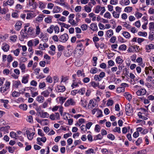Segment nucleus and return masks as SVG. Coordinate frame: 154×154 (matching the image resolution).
Masks as SVG:
<instances>
[{
    "label": "nucleus",
    "instance_id": "1",
    "mask_svg": "<svg viewBox=\"0 0 154 154\" xmlns=\"http://www.w3.org/2000/svg\"><path fill=\"white\" fill-rule=\"evenodd\" d=\"M125 109L127 115L130 116L132 115L133 110L130 104L128 103L126 105Z\"/></svg>",
    "mask_w": 154,
    "mask_h": 154
},
{
    "label": "nucleus",
    "instance_id": "2",
    "mask_svg": "<svg viewBox=\"0 0 154 154\" xmlns=\"http://www.w3.org/2000/svg\"><path fill=\"white\" fill-rule=\"evenodd\" d=\"M67 50H66L64 53V55L66 57L70 56L73 52V48L70 45H68L67 47Z\"/></svg>",
    "mask_w": 154,
    "mask_h": 154
},
{
    "label": "nucleus",
    "instance_id": "3",
    "mask_svg": "<svg viewBox=\"0 0 154 154\" xmlns=\"http://www.w3.org/2000/svg\"><path fill=\"white\" fill-rule=\"evenodd\" d=\"M68 35L66 33H64L60 36L59 37V41L62 42H65L68 40Z\"/></svg>",
    "mask_w": 154,
    "mask_h": 154
},
{
    "label": "nucleus",
    "instance_id": "4",
    "mask_svg": "<svg viewBox=\"0 0 154 154\" xmlns=\"http://www.w3.org/2000/svg\"><path fill=\"white\" fill-rule=\"evenodd\" d=\"M37 5V4L35 2V0H29V6L31 8L35 9Z\"/></svg>",
    "mask_w": 154,
    "mask_h": 154
},
{
    "label": "nucleus",
    "instance_id": "5",
    "mask_svg": "<svg viewBox=\"0 0 154 154\" xmlns=\"http://www.w3.org/2000/svg\"><path fill=\"white\" fill-rule=\"evenodd\" d=\"M49 118L53 120H59L60 119L59 114L58 112L51 114Z\"/></svg>",
    "mask_w": 154,
    "mask_h": 154
},
{
    "label": "nucleus",
    "instance_id": "6",
    "mask_svg": "<svg viewBox=\"0 0 154 154\" xmlns=\"http://www.w3.org/2000/svg\"><path fill=\"white\" fill-rule=\"evenodd\" d=\"M83 45L82 43H79L77 45L76 48H75L74 52L73 54H75L79 52L80 51H81L82 50V48L83 47Z\"/></svg>",
    "mask_w": 154,
    "mask_h": 154
},
{
    "label": "nucleus",
    "instance_id": "7",
    "mask_svg": "<svg viewBox=\"0 0 154 154\" xmlns=\"http://www.w3.org/2000/svg\"><path fill=\"white\" fill-rule=\"evenodd\" d=\"M146 91L144 88H141L137 90L136 92V94L137 96H142L145 95Z\"/></svg>",
    "mask_w": 154,
    "mask_h": 154
},
{
    "label": "nucleus",
    "instance_id": "8",
    "mask_svg": "<svg viewBox=\"0 0 154 154\" xmlns=\"http://www.w3.org/2000/svg\"><path fill=\"white\" fill-rule=\"evenodd\" d=\"M75 103L74 100L72 98L68 100L64 104L65 106H68L70 105H74Z\"/></svg>",
    "mask_w": 154,
    "mask_h": 154
},
{
    "label": "nucleus",
    "instance_id": "9",
    "mask_svg": "<svg viewBox=\"0 0 154 154\" xmlns=\"http://www.w3.org/2000/svg\"><path fill=\"white\" fill-rule=\"evenodd\" d=\"M139 47L137 45L131 46L129 47L127 51L128 52H134L137 51Z\"/></svg>",
    "mask_w": 154,
    "mask_h": 154
},
{
    "label": "nucleus",
    "instance_id": "10",
    "mask_svg": "<svg viewBox=\"0 0 154 154\" xmlns=\"http://www.w3.org/2000/svg\"><path fill=\"white\" fill-rule=\"evenodd\" d=\"M145 48L146 52L149 53L151 51V50L154 49V44L151 43L146 45L145 46Z\"/></svg>",
    "mask_w": 154,
    "mask_h": 154
},
{
    "label": "nucleus",
    "instance_id": "11",
    "mask_svg": "<svg viewBox=\"0 0 154 154\" xmlns=\"http://www.w3.org/2000/svg\"><path fill=\"white\" fill-rule=\"evenodd\" d=\"M97 105L96 101L93 100H91L89 102L88 105L89 108L93 109L94 107H96Z\"/></svg>",
    "mask_w": 154,
    "mask_h": 154
},
{
    "label": "nucleus",
    "instance_id": "12",
    "mask_svg": "<svg viewBox=\"0 0 154 154\" xmlns=\"http://www.w3.org/2000/svg\"><path fill=\"white\" fill-rule=\"evenodd\" d=\"M82 83L80 80H78L76 81L74 80L73 82L71 85V87L72 88H75L79 86V85H81Z\"/></svg>",
    "mask_w": 154,
    "mask_h": 154
},
{
    "label": "nucleus",
    "instance_id": "13",
    "mask_svg": "<svg viewBox=\"0 0 154 154\" xmlns=\"http://www.w3.org/2000/svg\"><path fill=\"white\" fill-rule=\"evenodd\" d=\"M26 133L27 135L28 138L31 140L33 138V136L35 134L34 132L30 133L29 130H26Z\"/></svg>",
    "mask_w": 154,
    "mask_h": 154
},
{
    "label": "nucleus",
    "instance_id": "14",
    "mask_svg": "<svg viewBox=\"0 0 154 154\" xmlns=\"http://www.w3.org/2000/svg\"><path fill=\"white\" fill-rule=\"evenodd\" d=\"M9 89L3 86L0 88V91L4 95L7 94L8 92Z\"/></svg>",
    "mask_w": 154,
    "mask_h": 154
},
{
    "label": "nucleus",
    "instance_id": "15",
    "mask_svg": "<svg viewBox=\"0 0 154 154\" xmlns=\"http://www.w3.org/2000/svg\"><path fill=\"white\" fill-rule=\"evenodd\" d=\"M66 90V88L64 86L58 85L56 88V91L58 92H63Z\"/></svg>",
    "mask_w": 154,
    "mask_h": 154
},
{
    "label": "nucleus",
    "instance_id": "16",
    "mask_svg": "<svg viewBox=\"0 0 154 154\" xmlns=\"http://www.w3.org/2000/svg\"><path fill=\"white\" fill-rule=\"evenodd\" d=\"M39 114L40 117L43 118H48L49 115V114L47 112H44L43 110L41 112L39 111Z\"/></svg>",
    "mask_w": 154,
    "mask_h": 154
},
{
    "label": "nucleus",
    "instance_id": "17",
    "mask_svg": "<svg viewBox=\"0 0 154 154\" xmlns=\"http://www.w3.org/2000/svg\"><path fill=\"white\" fill-rule=\"evenodd\" d=\"M22 23L20 21H17L15 25V28L17 31H19L21 28Z\"/></svg>",
    "mask_w": 154,
    "mask_h": 154
},
{
    "label": "nucleus",
    "instance_id": "18",
    "mask_svg": "<svg viewBox=\"0 0 154 154\" xmlns=\"http://www.w3.org/2000/svg\"><path fill=\"white\" fill-rule=\"evenodd\" d=\"M29 78V75L27 74L23 76L21 80L22 82L24 84H26L28 82Z\"/></svg>",
    "mask_w": 154,
    "mask_h": 154
},
{
    "label": "nucleus",
    "instance_id": "19",
    "mask_svg": "<svg viewBox=\"0 0 154 154\" xmlns=\"http://www.w3.org/2000/svg\"><path fill=\"white\" fill-rule=\"evenodd\" d=\"M2 49L4 51L7 52L9 50V46L6 43H4L2 44Z\"/></svg>",
    "mask_w": 154,
    "mask_h": 154
},
{
    "label": "nucleus",
    "instance_id": "20",
    "mask_svg": "<svg viewBox=\"0 0 154 154\" xmlns=\"http://www.w3.org/2000/svg\"><path fill=\"white\" fill-rule=\"evenodd\" d=\"M36 16L35 13H28L27 14L26 19L28 20H30L35 17Z\"/></svg>",
    "mask_w": 154,
    "mask_h": 154
},
{
    "label": "nucleus",
    "instance_id": "21",
    "mask_svg": "<svg viewBox=\"0 0 154 154\" xmlns=\"http://www.w3.org/2000/svg\"><path fill=\"white\" fill-rule=\"evenodd\" d=\"M80 104L83 107L86 108V107L87 102L86 100H85L83 98H81L80 101Z\"/></svg>",
    "mask_w": 154,
    "mask_h": 154
},
{
    "label": "nucleus",
    "instance_id": "22",
    "mask_svg": "<svg viewBox=\"0 0 154 154\" xmlns=\"http://www.w3.org/2000/svg\"><path fill=\"white\" fill-rule=\"evenodd\" d=\"M53 17L51 16H49L48 17H46L45 19V22L48 23H50L52 22Z\"/></svg>",
    "mask_w": 154,
    "mask_h": 154
},
{
    "label": "nucleus",
    "instance_id": "23",
    "mask_svg": "<svg viewBox=\"0 0 154 154\" xmlns=\"http://www.w3.org/2000/svg\"><path fill=\"white\" fill-rule=\"evenodd\" d=\"M77 75L79 77L83 78L85 76V73L82 71L79 70L77 71Z\"/></svg>",
    "mask_w": 154,
    "mask_h": 154
},
{
    "label": "nucleus",
    "instance_id": "24",
    "mask_svg": "<svg viewBox=\"0 0 154 154\" xmlns=\"http://www.w3.org/2000/svg\"><path fill=\"white\" fill-rule=\"evenodd\" d=\"M124 96L126 97L128 101H130L132 99V95L131 94L128 93L127 92L125 93Z\"/></svg>",
    "mask_w": 154,
    "mask_h": 154
},
{
    "label": "nucleus",
    "instance_id": "25",
    "mask_svg": "<svg viewBox=\"0 0 154 154\" xmlns=\"http://www.w3.org/2000/svg\"><path fill=\"white\" fill-rule=\"evenodd\" d=\"M116 61L117 63L120 64L122 63L123 60L120 56H118L116 59Z\"/></svg>",
    "mask_w": 154,
    "mask_h": 154
},
{
    "label": "nucleus",
    "instance_id": "26",
    "mask_svg": "<svg viewBox=\"0 0 154 154\" xmlns=\"http://www.w3.org/2000/svg\"><path fill=\"white\" fill-rule=\"evenodd\" d=\"M130 1L129 0H121L120 4L122 5H127L129 4Z\"/></svg>",
    "mask_w": 154,
    "mask_h": 154
},
{
    "label": "nucleus",
    "instance_id": "27",
    "mask_svg": "<svg viewBox=\"0 0 154 154\" xmlns=\"http://www.w3.org/2000/svg\"><path fill=\"white\" fill-rule=\"evenodd\" d=\"M61 8L57 6L54 7L53 9V12L54 13H57L61 11Z\"/></svg>",
    "mask_w": 154,
    "mask_h": 154
},
{
    "label": "nucleus",
    "instance_id": "28",
    "mask_svg": "<svg viewBox=\"0 0 154 154\" xmlns=\"http://www.w3.org/2000/svg\"><path fill=\"white\" fill-rule=\"evenodd\" d=\"M68 22L71 25L73 26H76L77 22L75 21L73 19H69L68 21Z\"/></svg>",
    "mask_w": 154,
    "mask_h": 154
},
{
    "label": "nucleus",
    "instance_id": "29",
    "mask_svg": "<svg viewBox=\"0 0 154 154\" xmlns=\"http://www.w3.org/2000/svg\"><path fill=\"white\" fill-rule=\"evenodd\" d=\"M90 28L93 31H95L97 29V25L94 23H92L90 25Z\"/></svg>",
    "mask_w": 154,
    "mask_h": 154
},
{
    "label": "nucleus",
    "instance_id": "30",
    "mask_svg": "<svg viewBox=\"0 0 154 154\" xmlns=\"http://www.w3.org/2000/svg\"><path fill=\"white\" fill-rule=\"evenodd\" d=\"M13 85L15 87L18 88L19 86L21 85V84L20 81L17 80L14 81Z\"/></svg>",
    "mask_w": 154,
    "mask_h": 154
},
{
    "label": "nucleus",
    "instance_id": "31",
    "mask_svg": "<svg viewBox=\"0 0 154 154\" xmlns=\"http://www.w3.org/2000/svg\"><path fill=\"white\" fill-rule=\"evenodd\" d=\"M103 7H101L100 5L97 6L95 8L94 12L96 13H98L102 9Z\"/></svg>",
    "mask_w": 154,
    "mask_h": 154
},
{
    "label": "nucleus",
    "instance_id": "32",
    "mask_svg": "<svg viewBox=\"0 0 154 154\" xmlns=\"http://www.w3.org/2000/svg\"><path fill=\"white\" fill-rule=\"evenodd\" d=\"M11 84V83L10 81L6 80L5 82L4 86L9 89L10 87Z\"/></svg>",
    "mask_w": 154,
    "mask_h": 154
},
{
    "label": "nucleus",
    "instance_id": "33",
    "mask_svg": "<svg viewBox=\"0 0 154 154\" xmlns=\"http://www.w3.org/2000/svg\"><path fill=\"white\" fill-rule=\"evenodd\" d=\"M41 95L45 97H48L50 94V92L48 90H46L44 91L41 93Z\"/></svg>",
    "mask_w": 154,
    "mask_h": 154
},
{
    "label": "nucleus",
    "instance_id": "34",
    "mask_svg": "<svg viewBox=\"0 0 154 154\" xmlns=\"http://www.w3.org/2000/svg\"><path fill=\"white\" fill-rule=\"evenodd\" d=\"M148 38L151 41H152L154 39V32L153 31H150Z\"/></svg>",
    "mask_w": 154,
    "mask_h": 154
},
{
    "label": "nucleus",
    "instance_id": "35",
    "mask_svg": "<svg viewBox=\"0 0 154 154\" xmlns=\"http://www.w3.org/2000/svg\"><path fill=\"white\" fill-rule=\"evenodd\" d=\"M149 29L150 31H154V23L153 22H150L149 24Z\"/></svg>",
    "mask_w": 154,
    "mask_h": 154
},
{
    "label": "nucleus",
    "instance_id": "36",
    "mask_svg": "<svg viewBox=\"0 0 154 154\" xmlns=\"http://www.w3.org/2000/svg\"><path fill=\"white\" fill-rule=\"evenodd\" d=\"M123 36L126 38H129L131 37L130 34L127 31H124L122 33Z\"/></svg>",
    "mask_w": 154,
    "mask_h": 154
},
{
    "label": "nucleus",
    "instance_id": "37",
    "mask_svg": "<svg viewBox=\"0 0 154 154\" xmlns=\"http://www.w3.org/2000/svg\"><path fill=\"white\" fill-rule=\"evenodd\" d=\"M20 68L22 72H24L26 68L25 65L23 63H20L19 64Z\"/></svg>",
    "mask_w": 154,
    "mask_h": 154
},
{
    "label": "nucleus",
    "instance_id": "38",
    "mask_svg": "<svg viewBox=\"0 0 154 154\" xmlns=\"http://www.w3.org/2000/svg\"><path fill=\"white\" fill-rule=\"evenodd\" d=\"M36 100L39 103H42L44 101V97L41 96H39L36 97Z\"/></svg>",
    "mask_w": 154,
    "mask_h": 154
},
{
    "label": "nucleus",
    "instance_id": "39",
    "mask_svg": "<svg viewBox=\"0 0 154 154\" xmlns=\"http://www.w3.org/2000/svg\"><path fill=\"white\" fill-rule=\"evenodd\" d=\"M113 31L112 29L108 30L106 32L107 36L109 38L110 37L113 35Z\"/></svg>",
    "mask_w": 154,
    "mask_h": 154
},
{
    "label": "nucleus",
    "instance_id": "40",
    "mask_svg": "<svg viewBox=\"0 0 154 154\" xmlns=\"http://www.w3.org/2000/svg\"><path fill=\"white\" fill-rule=\"evenodd\" d=\"M54 25H51L48 28L47 30V32L50 33L51 34L52 33L54 30Z\"/></svg>",
    "mask_w": 154,
    "mask_h": 154
},
{
    "label": "nucleus",
    "instance_id": "41",
    "mask_svg": "<svg viewBox=\"0 0 154 154\" xmlns=\"http://www.w3.org/2000/svg\"><path fill=\"white\" fill-rule=\"evenodd\" d=\"M125 90V88L124 87H120L117 88L116 92L118 93H120L122 92H124Z\"/></svg>",
    "mask_w": 154,
    "mask_h": 154
},
{
    "label": "nucleus",
    "instance_id": "42",
    "mask_svg": "<svg viewBox=\"0 0 154 154\" xmlns=\"http://www.w3.org/2000/svg\"><path fill=\"white\" fill-rule=\"evenodd\" d=\"M20 92L14 91L12 92V95L13 97H17L20 95Z\"/></svg>",
    "mask_w": 154,
    "mask_h": 154
},
{
    "label": "nucleus",
    "instance_id": "43",
    "mask_svg": "<svg viewBox=\"0 0 154 154\" xmlns=\"http://www.w3.org/2000/svg\"><path fill=\"white\" fill-rule=\"evenodd\" d=\"M35 32V34L37 35H39L41 33V29L38 25H37L36 26Z\"/></svg>",
    "mask_w": 154,
    "mask_h": 154
},
{
    "label": "nucleus",
    "instance_id": "44",
    "mask_svg": "<svg viewBox=\"0 0 154 154\" xmlns=\"http://www.w3.org/2000/svg\"><path fill=\"white\" fill-rule=\"evenodd\" d=\"M59 102L61 104H62L65 101L66 98L64 97H59Z\"/></svg>",
    "mask_w": 154,
    "mask_h": 154
},
{
    "label": "nucleus",
    "instance_id": "45",
    "mask_svg": "<svg viewBox=\"0 0 154 154\" xmlns=\"http://www.w3.org/2000/svg\"><path fill=\"white\" fill-rule=\"evenodd\" d=\"M97 117L98 118L103 116L102 111L101 110H100L98 109L97 112Z\"/></svg>",
    "mask_w": 154,
    "mask_h": 154
},
{
    "label": "nucleus",
    "instance_id": "46",
    "mask_svg": "<svg viewBox=\"0 0 154 154\" xmlns=\"http://www.w3.org/2000/svg\"><path fill=\"white\" fill-rule=\"evenodd\" d=\"M142 142V139L141 137L139 138L136 141V145L137 146H139Z\"/></svg>",
    "mask_w": 154,
    "mask_h": 154
},
{
    "label": "nucleus",
    "instance_id": "47",
    "mask_svg": "<svg viewBox=\"0 0 154 154\" xmlns=\"http://www.w3.org/2000/svg\"><path fill=\"white\" fill-rule=\"evenodd\" d=\"M10 136L13 138H14L15 139H17V137L18 135L17 134L14 132L12 131L10 133Z\"/></svg>",
    "mask_w": 154,
    "mask_h": 154
},
{
    "label": "nucleus",
    "instance_id": "48",
    "mask_svg": "<svg viewBox=\"0 0 154 154\" xmlns=\"http://www.w3.org/2000/svg\"><path fill=\"white\" fill-rule=\"evenodd\" d=\"M122 25L127 29H130L131 28V26L129 24L127 23L126 22H124L123 23Z\"/></svg>",
    "mask_w": 154,
    "mask_h": 154
},
{
    "label": "nucleus",
    "instance_id": "49",
    "mask_svg": "<svg viewBox=\"0 0 154 154\" xmlns=\"http://www.w3.org/2000/svg\"><path fill=\"white\" fill-rule=\"evenodd\" d=\"M132 10V8L131 7H127L125 8L124 11L128 12L130 13L131 11Z\"/></svg>",
    "mask_w": 154,
    "mask_h": 154
},
{
    "label": "nucleus",
    "instance_id": "50",
    "mask_svg": "<svg viewBox=\"0 0 154 154\" xmlns=\"http://www.w3.org/2000/svg\"><path fill=\"white\" fill-rule=\"evenodd\" d=\"M78 91V93L81 95H83L85 92V88H82L80 89Z\"/></svg>",
    "mask_w": 154,
    "mask_h": 154
},
{
    "label": "nucleus",
    "instance_id": "51",
    "mask_svg": "<svg viewBox=\"0 0 154 154\" xmlns=\"http://www.w3.org/2000/svg\"><path fill=\"white\" fill-rule=\"evenodd\" d=\"M113 16L116 18H118L120 16V14L116 11H113L112 13Z\"/></svg>",
    "mask_w": 154,
    "mask_h": 154
},
{
    "label": "nucleus",
    "instance_id": "52",
    "mask_svg": "<svg viewBox=\"0 0 154 154\" xmlns=\"http://www.w3.org/2000/svg\"><path fill=\"white\" fill-rule=\"evenodd\" d=\"M114 132H118V133H120L121 128L120 127H116L112 130Z\"/></svg>",
    "mask_w": 154,
    "mask_h": 154
},
{
    "label": "nucleus",
    "instance_id": "53",
    "mask_svg": "<svg viewBox=\"0 0 154 154\" xmlns=\"http://www.w3.org/2000/svg\"><path fill=\"white\" fill-rule=\"evenodd\" d=\"M59 23L61 25V27H64L66 28H68L70 26V25L67 24H66L60 22Z\"/></svg>",
    "mask_w": 154,
    "mask_h": 154
},
{
    "label": "nucleus",
    "instance_id": "54",
    "mask_svg": "<svg viewBox=\"0 0 154 154\" xmlns=\"http://www.w3.org/2000/svg\"><path fill=\"white\" fill-rule=\"evenodd\" d=\"M104 17L106 18L110 19L111 16L110 14L108 12H106L104 14Z\"/></svg>",
    "mask_w": 154,
    "mask_h": 154
},
{
    "label": "nucleus",
    "instance_id": "55",
    "mask_svg": "<svg viewBox=\"0 0 154 154\" xmlns=\"http://www.w3.org/2000/svg\"><path fill=\"white\" fill-rule=\"evenodd\" d=\"M13 60V57L11 56V54H9L7 56V60L8 63L11 62Z\"/></svg>",
    "mask_w": 154,
    "mask_h": 154
},
{
    "label": "nucleus",
    "instance_id": "56",
    "mask_svg": "<svg viewBox=\"0 0 154 154\" xmlns=\"http://www.w3.org/2000/svg\"><path fill=\"white\" fill-rule=\"evenodd\" d=\"M33 29L32 27H29L28 28L27 32L28 34L29 35H31L32 34V32Z\"/></svg>",
    "mask_w": 154,
    "mask_h": 154
},
{
    "label": "nucleus",
    "instance_id": "57",
    "mask_svg": "<svg viewBox=\"0 0 154 154\" xmlns=\"http://www.w3.org/2000/svg\"><path fill=\"white\" fill-rule=\"evenodd\" d=\"M90 83L92 86L94 88L98 87L99 85V83H97L94 81L91 82Z\"/></svg>",
    "mask_w": 154,
    "mask_h": 154
},
{
    "label": "nucleus",
    "instance_id": "58",
    "mask_svg": "<svg viewBox=\"0 0 154 154\" xmlns=\"http://www.w3.org/2000/svg\"><path fill=\"white\" fill-rule=\"evenodd\" d=\"M134 15L137 18L139 19L142 17L143 14L142 13L137 11L135 13Z\"/></svg>",
    "mask_w": 154,
    "mask_h": 154
},
{
    "label": "nucleus",
    "instance_id": "59",
    "mask_svg": "<svg viewBox=\"0 0 154 154\" xmlns=\"http://www.w3.org/2000/svg\"><path fill=\"white\" fill-rule=\"evenodd\" d=\"M46 84L45 82H40L39 85V87L40 89H42L46 87Z\"/></svg>",
    "mask_w": 154,
    "mask_h": 154
},
{
    "label": "nucleus",
    "instance_id": "60",
    "mask_svg": "<svg viewBox=\"0 0 154 154\" xmlns=\"http://www.w3.org/2000/svg\"><path fill=\"white\" fill-rule=\"evenodd\" d=\"M95 15L93 13H91L89 14V16L92 18V20L94 21L96 20V17L95 16Z\"/></svg>",
    "mask_w": 154,
    "mask_h": 154
},
{
    "label": "nucleus",
    "instance_id": "61",
    "mask_svg": "<svg viewBox=\"0 0 154 154\" xmlns=\"http://www.w3.org/2000/svg\"><path fill=\"white\" fill-rule=\"evenodd\" d=\"M19 108L24 110H26L27 109V106L25 104H21L19 106Z\"/></svg>",
    "mask_w": 154,
    "mask_h": 154
},
{
    "label": "nucleus",
    "instance_id": "62",
    "mask_svg": "<svg viewBox=\"0 0 154 154\" xmlns=\"http://www.w3.org/2000/svg\"><path fill=\"white\" fill-rule=\"evenodd\" d=\"M136 62L139 63V65H141L143 63V59L141 57H139L137 59Z\"/></svg>",
    "mask_w": 154,
    "mask_h": 154
},
{
    "label": "nucleus",
    "instance_id": "63",
    "mask_svg": "<svg viewBox=\"0 0 154 154\" xmlns=\"http://www.w3.org/2000/svg\"><path fill=\"white\" fill-rule=\"evenodd\" d=\"M97 69L96 67L92 68L90 70V72L92 74H95L97 72Z\"/></svg>",
    "mask_w": 154,
    "mask_h": 154
},
{
    "label": "nucleus",
    "instance_id": "64",
    "mask_svg": "<svg viewBox=\"0 0 154 154\" xmlns=\"http://www.w3.org/2000/svg\"><path fill=\"white\" fill-rule=\"evenodd\" d=\"M127 46L125 44H123L120 45L119 47V49L125 51L126 50Z\"/></svg>",
    "mask_w": 154,
    "mask_h": 154
}]
</instances>
